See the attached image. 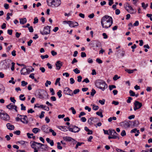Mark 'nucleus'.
I'll return each instance as SVG.
<instances>
[{
    "instance_id": "obj_4",
    "label": "nucleus",
    "mask_w": 152,
    "mask_h": 152,
    "mask_svg": "<svg viewBox=\"0 0 152 152\" xmlns=\"http://www.w3.org/2000/svg\"><path fill=\"white\" fill-rule=\"evenodd\" d=\"M92 42L91 44L93 45V49L96 51H98L99 50L100 47L101 46V42L98 40H94Z\"/></svg>"
},
{
    "instance_id": "obj_49",
    "label": "nucleus",
    "mask_w": 152,
    "mask_h": 152,
    "mask_svg": "<svg viewBox=\"0 0 152 152\" xmlns=\"http://www.w3.org/2000/svg\"><path fill=\"white\" fill-rule=\"evenodd\" d=\"M120 78V77H118L117 75H115L114 76L113 78V79L114 80H116L118 79H119Z\"/></svg>"
},
{
    "instance_id": "obj_15",
    "label": "nucleus",
    "mask_w": 152,
    "mask_h": 152,
    "mask_svg": "<svg viewBox=\"0 0 152 152\" xmlns=\"http://www.w3.org/2000/svg\"><path fill=\"white\" fill-rule=\"evenodd\" d=\"M109 131L110 135L113 136H115L116 137V139L117 138H118V139H119V138L118 136V134L114 130H112L109 129Z\"/></svg>"
},
{
    "instance_id": "obj_43",
    "label": "nucleus",
    "mask_w": 152,
    "mask_h": 152,
    "mask_svg": "<svg viewBox=\"0 0 152 152\" xmlns=\"http://www.w3.org/2000/svg\"><path fill=\"white\" fill-rule=\"evenodd\" d=\"M28 83L24 81H22L21 82V86H24L28 84Z\"/></svg>"
},
{
    "instance_id": "obj_38",
    "label": "nucleus",
    "mask_w": 152,
    "mask_h": 152,
    "mask_svg": "<svg viewBox=\"0 0 152 152\" xmlns=\"http://www.w3.org/2000/svg\"><path fill=\"white\" fill-rule=\"evenodd\" d=\"M105 100L103 99L102 100H99V102L102 105H103L104 104L105 102Z\"/></svg>"
},
{
    "instance_id": "obj_25",
    "label": "nucleus",
    "mask_w": 152,
    "mask_h": 152,
    "mask_svg": "<svg viewBox=\"0 0 152 152\" xmlns=\"http://www.w3.org/2000/svg\"><path fill=\"white\" fill-rule=\"evenodd\" d=\"M4 88L1 84H0V94H2L4 91Z\"/></svg>"
},
{
    "instance_id": "obj_8",
    "label": "nucleus",
    "mask_w": 152,
    "mask_h": 152,
    "mask_svg": "<svg viewBox=\"0 0 152 152\" xmlns=\"http://www.w3.org/2000/svg\"><path fill=\"white\" fill-rule=\"evenodd\" d=\"M63 92L66 95H69L71 96H73V94L72 91L68 87L64 88V89Z\"/></svg>"
},
{
    "instance_id": "obj_60",
    "label": "nucleus",
    "mask_w": 152,
    "mask_h": 152,
    "mask_svg": "<svg viewBox=\"0 0 152 152\" xmlns=\"http://www.w3.org/2000/svg\"><path fill=\"white\" fill-rule=\"evenodd\" d=\"M70 83L71 84H73L74 83L75 81L74 79L73 78H71L70 79Z\"/></svg>"
},
{
    "instance_id": "obj_33",
    "label": "nucleus",
    "mask_w": 152,
    "mask_h": 152,
    "mask_svg": "<svg viewBox=\"0 0 152 152\" xmlns=\"http://www.w3.org/2000/svg\"><path fill=\"white\" fill-rule=\"evenodd\" d=\"M73 71L76 74H77L80 73V71L77 68H76L73 69Z\"/></svg>"
},
{
    "instance_id": "obj_50",
    "label": "nucleus",
    "mask_w": 152,
    "mask_h": 152,
    "mask_svg": "<svg viewBox=\"0 0 152 152\" xmlns=\"http://www.w3.org/2000/svg\"><path fill=\"white\" fill-rule=\"evenodd\" d=\"M109 89L110 90H112L113 88H116V86L114 85H112L109 86Z\"/></svg>"
},
{
    "instance_id": "obj_39",
    "label": "nucleus",
    "mask_w": 152,
    "mask_h": 152,
    "mask_svg": "<svg viewBox=\"0 0 152 152\" xmlns=\"http://www.w3.org/2000/svg\"><path fill=\"white\" fill-rule=\"evenodd\" d=\"M93 109L94 110H98L99 108L98 106H96L95 105H93Z\"/></svg>"
},
{
    "instance_id": "obj_35",
    "label": "nucleus",
    "mask_w": 152,
    "mask_h": 152,
    "mask_svg": "<svg viewBox=\"0 0 152 152\" xmlns=\"http://www.w3.org/2000/svg\"><path fill=\"white\" fill-rule=\"evenodd\" d=\"M61 93L62 91L61 90H59L57 93V94L59 98H60L62 96Z\"/></svg>"
},
{
    "instance_id": "obj_13",
    "label": "nucleus",
    "mask_w": 152,
    "mask_h": 152,
    "mask_svg": "<svg viewBox=\"0 0 152 152\" xmlns=\"http://www.w3.org/2000/svg\"><path fill=\"white\" fill-rule=\"evenodd\" d=\"M6 107L7 108L9 109L12 110L13 109H14L16 112H18V110L17 109V106L14 105L12 103H11L10 104L6 106Z\"/></svg>"
},
{
    "instance_id": "obj_6",
    "label": "nucleus",
    "mask_w": 152,
    "mask_h": 152,
    "mask_svg": "<svg viewBox=\"0 0 152 152\" xmlns=\"http://www.w3.org/2000/svg\"><path fill=\"white\" fill-rule=\"evenodd\" d=\"M48 96L47 92L46 91L42 90L39 94V98L41 99H43L47 98Z\"/></svg>"
},
{
    "instance_id": "obj_34",
    "label": "nucleus",
    "mask_w": 152,
    "mask_h": 152,
    "mask_svg": "<svg viewBox=\"0 0 152 152\" xmlns=\"http://www.w3.org/2000/svg\"><path fill=\"white\" fill-rule=\"evenodd\" d=\"M18 142L21 145H24V144H25L26 145V143L27 144L28 143L27 142L25 141H23V140H21L20 141H19Z\"/></svg>"
},
{
    "instance_id": "obj_51",
    "label": "nucleus",
    "mask_w": 152,
    "mask_h": 152,
    "mask_svg": "<svg viewBox=\"0 0 152 152\" xmlns=\"http://www.w3.org/2000/svg\"><path fill=\"white\" fill-rule=\"evenodd\" d=\"M38 19L37 17H36L34 18V21L33 22V23L36 24L38 23Z\"/></svg>"
},
{
    "instance_id": "obj_22",
    "label": "nucleus",
    "mask_w": 152,
    "mask_h": 152,
    "mask_svg": "<svg viewBox=\"0 0 152 152\" xmlns=\"http://www.w3.org/2000/svg\"><path fill=\"white\" fill-rule=\"evenodd\" d=\"M41 147H42V148L44 149V150H46L48 147L47 145L43 144L40 143L39 146H38V148H40Z\"/></svg>"
},
{
    "instance_id": "obj_19",
    "label": "nucleus",
    "mask_w": 152,
    "mask_h": 152,
    "mask_svg": "<svg viewBox=\"0 0 152 152\" xmlns=\"http://www.w3.org/2000/svg\"><path fill=\"white\" fill-rule=\"evenodd\" d=\"M6 126L7 129L10 130H13L14 129L15 127L14 126L11 125L10 123H7Z\"/></svg>"
},
{
    "instance_id": "obj_29",
    "label": "nucleus",
    "mask_w": 152,
    "mask_h": 152,
    "mask_svg": "<svg viewBox=\"0 0 152 152\" xmlns=\"http://www.w3.org/2000/svg\"><path fill=\"white\" fill-rule=\"evenodd\" d=\"M129 122H130L131 123L130 124H132L133 123V125L134 126H137V125H138V122L136 121H134L132 122H131L130 121H129Z\"/></svg>"
},
{
    "instance_id": "obj_24",
    "label": "nucleus",
    "mask_w": 152,
    "mask_h": 152,
    "mask_svg": "<svg viewBox=\"0 0 152 152\" xmlns=\"http://www.w3.org/2000/svg\"><path fill=\"white\" fill-rule=\"evenodd\" d=\"M26 21L27 20L25 18L20 19V23L22 24H24L26 22Z\"/></svg>"
},
{
    "instance_id": "obj_53",
    "label": "nucleus",
    "mask_w": 152,
    "mask_h": 152,
    "mask_svg": "<svg viewBox=\"0 0 152 152\" xmlns=\"http://www.w3.org/2000/svg\"><path fill=\"white\" fill-rule=\"evenodd\" d=\"M12 65L11 69V70L13 71L14 70L15 63L13 62H12Z\"/></svg>"
},
{
    "instance_id": "obj_44",
    "label": "nucleus",
    "mask_w": 152,
    "mask_h": 152,
    "mask_svg": "<svg viewBox=\"0 0 152 152\" xmlns=\"http://www.w3.org/2000/svg\"><path fill=\"white\" fill-rule=\"evenodd\" d=\"M80 92V90L79 89H76L73 92V94H76Z\"/></svg>"
},
{
    "instance_id": "obj_20",
    "label": "nucleus",
    "mask_w": 152,
    "mask_h": 152,
    "mask_svg": "<svg viewBox=\"0 0 152 152\" xmlns=\"http://www.w3.org/2000/svg\"><path fill=\"white\" fill-rule=\"evenodd\" d=\"M120 51L121 52V56L122 57H123L125 55V52L124 50H117L115 53V54L117 55H118L119 53H120Z\"/></svg>"
},
{
    "instance_id": "obj_55",
    "label": "nucleus",
    "mask_w": 152,
    "mask_h": 152,
    "mask_svg": "<svg viewBox=\"0 0 152 152\" xmlns=\"http://www.w3.org/2000/svg\"><path fill=\"white\" fill-rule=\"evenodd\" d=\"M83 142H78L77 143V144H76V147H75V148L76 149H77L78 147L79 146H80L82 144H83Z\"/></svg>"
},
{
    "instance_id": "obj_31",
    "label": "nucleus",
    "mask_w": 152,
    "mask_h": 152,
    "mask_svg": "<svg viewBox=\"0 0 152 152\" xmlns=\"http://www.w3.org/2000/svg\"><path fill=\"white\" fill-rule=\"evenodd\" d=\"M24 95L21 94L19 96L20 99L22 101H24L25 100L26 98L24 97Z\"/></svg>"
},
{
    "instance_id": "obj_17",
    "label": "nucleus",
    "mask_w": 152,
    "mask_h": 152,
    "mask_svg": "<svg viewBox=\"0 0 152 152\" xmlns=\"http://www.w3.org/2000/svg\"><path fill=\"white\" fill-rule=\"evenodd\" d=\"M28 70L26 68H23L20 71L21 75H26L28 73Z\"/></svg>"
},
{
    "instance_id": "obj_16",
    "label": "nucleus",
    "mask_w": 152,
    "mask_h": 152,
    "mask_svg": "<svg viewBox=\"0 0 152 152\" xmlns=\"http://www.w3.org/2000/svg\"><path fill=\"white\" fill-rule=\"evenodd\" d=\"M56 65L57 67V69L59 70L62 65V63L60 61H58L56 62Z\"/></svg>"
},
{
    "instance_id": "obj_5",
    "label": "nucleus",
    "mask_w": 152,
    "mask_h": 152,
    "mask_svg": "<svg viewBox=\"0 0 152 152\" xmlns=\"http://www.w3.org/2000/svg\"><path fill=\"white\" fill-rule=\"evenodd\" d=\"M51 26H45L42 31H40L41 34L43 35H47L50 33V28Z\"/></svg>"
},
{
    "instance_id": "obj_42",
    "label": "nucleus",
    "mask_w": 152,
    "mask_h": 152,
    "mask_svg": "<svg viewBox=\"0 0 152 152\" xmlns=\"http://www.w3.org/2000/svg\"><path fill=\"white\" fill-rule=\"evenodd\" d=\"M69 110H72V113L74 115L76 113V111L73 107H71Z\"/></svg>"
},
{
    "instance_id": "obj_28",
    "label": "nucleus",
    "mask_w": 152,
    "mask_h": 152,
    "mask_svg": "<svg viewBox=\"0 0 152 152\" xmlns=\"http://www.w3.org/2000/svg\"><path fill=\"white\" fill-rule=\"evenodd\" d=\"M34 107L43 108H45V106H44L43 105H39V104H37L34 105Z\"/></svg>"
},
{
    "instance_id": "obj_47",
    "label": "nucleus",
    "mask_w": 152,
    "mask_h": 152,
    "mask_svg": "<svg viewBox=\"0 0 152 152\" xmlns=\"http://www.w3.org/2000/svg\"><path fill=\"white\" fill-rule=\"evenodd\" d=\"M41 57L42 59H45V58H48L49 56L48 55H41Z\"/></svg>"
},
{
    "instance_id": "obj_23",
    "label": "nucleus",
    "mask_w": 152,
    "mask_h": 152,
    "mask_svg": "<svg viewBox=\"0 0 152 152\" xmlns=\"http://www.w3.org/2000/svg\"><path fill=\"white\" fill-rule=\"evenodd\" d=\"M41 129L44 132L47 133L48 132V128L45 125H43L42 126Z\"/></svg>"
},
{
    "instance_id": "obj_40",
    "label": "nucleus",
    "mask_w": 152,
    "mask_h": 152,
    "mask_svg": "<svg viewBox=\"0 0 152 152\" xmlns=\"http://www.w3.org/2000/svg\"><path fill=\"white\" fill-rule=\"evenodd\" d=\"M96 93V91L95 90L93 89L92 90L91 92V96H93Z\"/></svg>"
},
{
    "instance_id": "obj_32",
    "label": "nucleus",
    "mask_w": 152,
    "mask_h": 152,
    "mask_svg": "<svg viewBox=\"0 0 152 152\" xmlns=\"http://www.w3.org/2000/svg\"><path fill=\"white\" fill-rule=\"evenodd\" d=\"M29 77L31 78L32 79H34V81L37 83H38V81L36 79V78H35L34 76L32 75H29Z\"/></svg>"
},
{
    "instance_id": "obj_10",
    "label": "nucleus",
    "mask_w": 152,
    "mask_h": 152,
    "mask_svg": "<svg viewBox=\"0 0 152 152\" xmlns=\"http://www.w3.org/2000/svg\"><path fill=\"white\" fill-rule=\"evenodd\" d=\"M125 9L130 13H133L134 12V10L132 7L130 6L129 4L128 3H126L125 7Z\"/></svg>"
},
{
    "instance_id": "obj_56",
    "label": "nucleus",
    "mask_w": 152,
    "mask_h": 152,
    "mask_svg": "<svg viewBox=\"0 0 152 152\" xmlns=\"http://www.w3.org/2000/svg\"><path fill=\"white\" fill-rule=\"evenodd\" d=\"M21 109L22 110H26V107L24 106L23 104H21Z\"/></svg>"
},
{
    "instance_id": "obj_9",
    "label": "nucleus",
    "mask_w": 152,
    "mask_h": 152,
    "mask_svg": "<svg viewBox=\"0 0 152 152\" xmlns=\"http://www.w3.org/2000/svg\"><path fill=\"white\" fill-rule=\"evenodd\" d=\"M0 118L4 121H9L10 119L9 115L6 113H4L0 115Z\"/></svg>"
},
{
    "instance_id": "obj_27",
    "label": "nucleus",
    "mask_w": 152,
    "mask_h": 152,
    "mask_svg": "<svg viewBox=\"0 0 152 152\" xmlns=\"http://www.w3.org/2000/svg\"><path fill=\"white\" fill-rule=\"evenodd\" d=\"M67 23L68 24L70 27H75V26L74 25L73 22L69 21L67 22Z\"/></svg>"
},
{
    "instance_id": "obj_63",
    "label": "nucleus",
    "mask_w": 152,
    "mask_h": 152,
    "mask_svg": "<svg viewBox=\"0 0 152 152\" xmlns=\"http://www.w3.org/2000/svg\"><path fill=\"white\" fill-rule=\"evenodd\" d=\"M51 53L52 55L53 56H55L57 54V52L54 50H52L51 51Z\"/></svg>"
},
{
    "instance_id": "obj_30",
    "label": "nucleus",
    "mask_w": 152,
    "mask_h": 152,
    "mask_svg": "<svg viewBox=\"0 0 152 152\" xmlns=\"http://www.w3.org/2000/svg\"><path fill=\"white\" fill-rule=\"evenodd\" d=\"M125 71L129 74H132L133 73V70L132 69H126Z\"/></svg>"
},
{
    "instance_id": "obj_48",
    "label": "nucleus",
    "mask_w": 152,
    "mask_h": 152,
    "mask_svg": "<svg viewBox=\"0 0 152 152\" xmlns=\"http://www.w3.org/2000/svg\"><path fill=\"white\" fill-rule=\"evenodd\" d=\"M14 134H16L17 135H20V130H17L15 131H14L13 132Z\"/></svg>"
},
{
    "instance_id": "obj_45",
    "label": "nucleus",
    "mask_w": 152,
    "mask_h": 152,
    "mask_svg": "<svg viewBox=\"0 0 152 152\" xmlns=\"http://www.w3.org/2000/svg\"><path fill=\"white\" fill-rule=\"evenodd\" d=\"M57 148L58 149H61L62 148V147L61 146V144L59 142H58L57 143Z\"/></svg>"
},
{
    "instance_id": "obj_26",
    "label": "nucleus",
    "mask_w": 152,
    "mask_h": 152,
    "mask_svg": "<svg viewBox=\"0 0 152 152\" xmlns=\"http://www.w3.org/2000/svg\"><path fill=\"white\" fill-rule=\"evenodd\" d=\"M40 130L37 128H35L32 129L33 132L35 134L37 133L38 132H40Z\"/></svg>"
},
{
    "instance_id": "obj_37",
    "label": "nucleus",
    "mask_w": 152,
    "mask_h": 152,
    "mask_svg": "<svg viewBox=\"0 0 152 152\" xmlns=\"http://www.w3.org/2000/svg\"><path fill=\"white\" fill-rule=\"evenodd\" d=\"M129 93L130 94V95L131 96H135V93L131 90L129 91Z\"/></svg>"
},
{
    "instance_id": "obj_59",
    "label": "nucleus",
    "mask_w": 152,
    "mask_h": 152,
    "mask_svg": "<svg viewBox=\"0 0 152 152\" xmlns=\"http://www.w3.org/2000/svg\"><path fill=\"white\" fill-rule=\"evenodd\" d=\"M10 99L14 103H15L16 101V100L15 99L14 97H11L10 98Z\"/></svg>"
},
{
    "instance_id": "obj_54",
    "label": "nucleus",
    "mask_w": 152,
    "mask_h": 152,
    "mask_svg": "<svg viewBox=\"0 0 152 152\" xmlns=\"http://www.w3.org/2000/svg\"><path fill=\"white\" fill-rule=\"evenodd\" d=\"M50 92L51 93V95H54L55 94V92L53 89L52 88H50Z\"/></svg>"
},
{
    "instance_id": "obj_57",
    "label": "nucleus",
    "mask_w": 152,
    "mask_h": 152,
    "mask_svg": "<svg viewBox=\"0 0 152 152\" xmlns=\"http://www.w3.org/2000/svg\"><path fill=\"white\" fill-rule=\"evenodd\" d=\"M45 112L44 111H42L41 112V113L40 115H39V118H43L44 117V114L45 113Z\"/></svg>"
},
{
    "instance_id": "obj_64",
    "label": "nucleus",
    "mask_w": 152,
    "mask_h": 152,
    "mask_svg": "<svg viewBox=\"0 0 152 152\" xmlns=\"http://www.w3.org/2000/svg\"><path fill=\"white\" fill-rule=\"evenodd\" d=\"M126 135V133L125 130H123L121 133V135L123 137Z\"/></svg>"
},
{
    "instance_id": "obj_21",
    "label": "nucleus",
    "mask_w": 152,
    "mask_h": 152,
    "mask_svg": "<svg viewBox=\"0 0 152 152\" xmlns=\"http://www.w3.org/2000/svg\"><path fill=\"white\" fill-rule=\"evenodd\" d=\"M63 138L64 140L66 141H71L73 140V138L69 137H64Z\"/></svg>"
},
{
    "instance_id": "obj_58",
    "label": "nucleus",
    "mask_w": 152,
    "mask_h": 152,
    "mask_svg": "<svg viewBox=\"0 0 152 152\" xmlns=\"http://www.w3.org/2000/svg\"><path fill=\"white\" fill-rule=\"evenodd\" d=\"M93 119H92L93 120V122H97L98 121V119L96 118H94V117H92Z\"/></svg>"
},
{
    "instance_id": "obj_46",
    "label": "nucleus",
    "mask_w": 152,
    "mask_h": 152,
    "mask_svg": "<svg viewBox=\"0 0 152 152\" xmlns=\"http://www.w3.org/2000/svg\"><path fill=\"white\" fill-rule=\"evenodd\" d=\"M92 119H93V118L91 117L88 120V122L90 124H93L92 121L93 120Z\"/></svg>"
},
{
    "instance_id": "obj_3",
    "label": "nucleus",
    "mask_w": 152,
    "mask_h": 152,
    "mask_svg": "<svg viewBox=\"0 0 152 152\" xmlns=\"http://www.w3.org/2000/svg\"><path fill=\"white\" fill-rule=\"evenodd\" d=\"M47 2L48 6L52 7H56L61 4V0H47Z\"/></svg>"
},
{
    "instance_id": "obj_36",
    "label": "nucleus",
    "mask_w": 152,
    "mask_h": 152,
    "mask_svg": "<svg viewBox=\"0 0 152 152\" xmlns=\"http://www.w3.org/2000/svg\"><path fill=\"white\" fill-rule=\"evenodd\" d=\"M96 114L97 115L100 116L101 118H102L103 116L102 112H96Z\"/></svg>"
},
{
    "instance_id": "obj_61",
    "label": "nucleus",
    "mask_w": 152,
    "mask_h": 152,
    "mask_svg": "<svg viewBox=\"0 0 152 152\" xmlns=\"http://www.w3.org/2000/svg\"><path fill=\"white\" fill-rule=\"evenodd\" d=\"M81 57L82 58L86 57V55L85 52H82L81 53Z\"/></svg>"
},
{
    "instance_id": "obj_18",
    "label": "nucleus",
    "mask_w": 152,
    "mask_h": 152,
    "mask_svg": "<svg viewBox=\"0 0 152 152\" xmlns=\"http://www.w3.org/2000/svg\"><path fill=\"white\" fill-rule=\"evenodd\" d=\"M39 143L34 142L31 143V146L32 148L34 149L36 148V147L37 145V147L39 146Z\"/></svg>"
},
{
    "instance_id": "obj_41",
    "label": "nucleus",
    "mask_w": 152,
    "mask_h": 152,
    "mask_svg": "<svg viewBox=\"0 0 152 152\" xmlns=\"http://www.w3.org/2000/svg\"><path fill=\"white\" fill-rule=\"evenodd\" d=\"M49 131L50 132L52 133V134L53 136H55L56 135V133L53 130L51 129H49Z\"/></svg>"
},
{
    "instance_id": "obj_52",
    "label": "nucleus",
    "mask_w": 152,
    "mask_h": 152,
    "mask_svg": "<svg viewBox=\"0 0 152 152\" xmlns=\"http://www.w3.org/2000/svg\"><path fill=\"white\" fill-rule=\"evenodd\" d=\"M51 84V82L50 81L47 80L46 83H45V86L46 87L48 86V85H50Z\"/></svg>"
},
{
    "instance_id": "obj_11",
    "label": "nucleus",
    "mask_w": 152,
    "mask_h": 152,
    "mask_svg": "<svg viewBox=\"0 0 152 152\" xmlns=\"http://www.w3.org/2000/svg\"><path fill=\"white\" fill-rule=\"evenodd\" d=\"M72 128H69V131L76 133L78 132L80 130V129L75 126H72Z\"/></svg>"
},
{
    "instance_id": "obj_14",
    "label": "nucleus",
    "mask_w": 152,
    "mask_h": 152,
    "mask_svg": "<svg viewBox=\"0 0 152 152\" xmlns=\"http://www.w3.org/2000/svg\"><path fill=\"white\" fill-rule=\"evenodd\" d=\"M21 116L20 121L24 124H27L28 123V118L26 115H18V116Z\"/></svg>"
},
{
    "instance_id": "obj_1",
    "label": "nucleus",
    "mask_w": 152,
    "mask_h": 152,
    "mask_svg": "<svg viewBox=\"0 0 152 152\" xmlns=\"http://www.w3.org/2000/svg\"><path fill=\"white\" fill-rule=\"evenodd\" d=\"M101 23L103 28H107L112 25L113 18L110 16L105 15L102 18Z\"/></svg>"
},
{
    "instance_id": "obj_7",
    "label": "nucleus",
    "mask_w": 152,
    "mask_h": 152,
    "mask_svg": "<svg viewBox=\"0 0 152 152\" xmlns=\"http://www.w3.org/2000/svg\"><path fill=\"white\" fill-rule=\"evenodd\" d=\"M129 121H128L126 120L121 122L120 123V125L122 127H124L125 129L129 127L131 125L129 123Z\"/></svg>"
},
{
    "instance_id": "obj_62",
    "label": "nucleus",
    "mask_w": 152,
    "mask_h": 152,
    "mask_svg": "<svg viewBox=\"0 0 152 152\" xmlns=\"http://www.w3.org/2000/svg\"><path fill=\"white\" fill-rule=\"evenodd\" d=\"M77 81L80 82H81L82 79V77L81 76H79L77 77Z\"/></svg>"
},
{
    "instance_id": "obj_12",
    "label": "nucleus",
    "mask_w": 152,
    "mask_h": 152,
    "mask_svg": "<svg viewBox=\"0 0 152 152\" xmlns=\"http://www.w3.org/2000/svg\"><path fill=\"white\" fill-rule=\"evenodd\" d=\"M134 111L140 109L142 107V104L141 103L137 101H135L134 103Z\"/></svg>"
},
{
    "instance_id": "obj_2",
    "label": "nucleus",
    "mask_w": 152,
    "mask_h": 152,
    "mask_svg": "<svg viewBox=\"0 0 152 152\" xmlns=\"http://www.w3.org/2000/svg\"><path fill=\"white\" fill-rule=\"evenodd\" d=\"M95 85L96 86L102 91H104L105 88H107V85L105 82L103 80H98L96 81Z\"/></svg>"
}]
</instances>
